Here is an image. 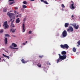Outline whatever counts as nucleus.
Masks as SVG:
<instances>
[{"label":"nucleus","mask_w":80,"mask_h":80,"mask_svg":"<svg viewBox=\"0 0 80 80\" xmlns=\"http://www.w3.org/2000/svg\"><path fill=\"white\" fill-rule=\"evenodd\" d=\"M26 20V19L25 18H24L23 19V22H25Z\"/></svg>","instance_id":"nucleus-39"},{"label":"nucleus","mask_w":80,"mask_h":80,"mask_svg":"<svg viewBox=\"0 0 80 80\" xmlns=\"http://www.w3.org/2000/svg\"><path fill=\"white\" fill-rule=\"evenodd\" d=\"M22 32H25V24H23L22 26Z\"/></svg>","instance_id":"nucleus-9"},{"label":"nucleus","mask_w":80,"mask_h":80,"mask_svg":"<svg viewBox=\"0 0 80 80\" xmlns=\"http://www.w3.org/2000/svg\"><path fill=\"white\" fill-rule=\"evenodd\" d=\"M72 51L74 52H76V51H77V50L76 49V48H75V47L73 48L72 49Z\"/></svg>","instance_id":"nucleus-17"},{"label":"nucleus","mask_w":80,"mask_h":80,"mask_svg":"<svg viewBox=\"0 0 80 80\" xmlns=\"http://www.w3.org/2000/svg\"><path fill=\"white\" fill-rule=\"evenodd\" d=\"M12 12V11H10L9 12H8L7 15L9 18H12V17H13V19H15V15H14V14L13 13H9L10 12Z\"/></svg>","instance_id":"nucleus-4"},{"label":"nucleus","mask_w":80,"mask_h":80,"mask_svg":"<svg viewBox=\"0 0 80 80\" xmlns=\"http://www.w3.org/2000/svg\"><path fill=\"white\" fill-rule=\"evenodd\" d=\"M31 33H32V31H29V34H31Z\"/></svg>","instance_id":"nucleus-31"},{"label":"nucleus","mask_w":80,"mask_h":80,"mask_svg":"<svg viewBox=\"0 0 80 80\" xmlns=\"http://www.w3.org/2000/svg\"><path fill=\"white\" fill-rule=\"evenodd\" d=\"M43 2H44V3H45L46 4H47V5H48V3L46 1H44Z\"/></svg>","instance_id":"nucleus-24"},{"label":"nucleus","mask_w":80,"mask_h":80,"mask_svg":"<svg viewBox=\"0 0 80 80\" xmlns=\"http://www.w3.org/2000/svg\"><path fill=\"white\" fill-rule=\"evenodd\" d=\"M20 17H21V14H20Z\"/></svg>","instance_id":"nucleus-51"},{"label":"nucleus","mask_w":80,"mask_h":80,"mask_svg":"<svg viewBox=\"0 0 80 80\" xmlns=\"http://www.w3.org/2000/svg\"><path fill=\"white\" fill-rule=\"evenodd\" d=\"M3 26V27H4V28L5 29H6V28H7L8 27V24L7 21H6L4 22Z\"/></svg>","instance_id":"nucleus-6"},{"label":"nucleus","mask_w":80,"mask_h":80,"mask_svg":"<svg viewBox=\"0 0 80 80\" xmlns=\"http://www.w3.org/2000/svg\"><path fill=\"white\" fill-rule=\"evenodd\" d=\"M7 38H5L4 39V42H5V43L6 44H7Z\"/></svg>","instance_id":"nucleus-16"},{"label":"nucleus","mask_w":80,"mask_h":80,"mask_svg":"<svg viewBox=\"0 0 80 80\" xmlns=\"http://www.w3.org/2000/svg\"><path fill=\"white\" fill-rule=\"evenodd\" d=\"M71 3H72V4H71V9H72V10H74V9H75V7L73 6L74 3L73 1H71Z\"/></svg>","instance_id":"nucleus-8"},{"label":"nucleus","mask_w":80,"mask_h":80,"mask_svg":"<svg viewBox=\"0 0 80 80\" xmlns=\"http://www.w3.org/2000/svg\"><path fill=\"white\" fill-rule=\"evenodd\" d=\"M0 60H1V58H0Z\"/></svg>","instance_id":"nucleus-48"},{"label":"nucleus","mask_w":80,"mask_h":80,"mask_svg":"<svg viewBox=\"0 0 80 80\" xmlns=\"http://www.w3.org/2000/svg\"><path fill=\"white\" fill-rule=\"evenodd\" d=\"M30 1H35V0H30Z\"/></svg>","instance_id":"nucleus-45"},{"label":"nucleus","mask_w":80,"mask_h":80,"mask_svg":"<svg viewBox=\"0 0 80 80\" xmlns=\"http://www.w3.org/2000/svg\"><path fill=\"white\" fill-rule=\"evenodd\" d=\"M16 30V29H13L12 28L10 29V31L12 32V33H15V32Z\"/></svg>","instance_id":"nucleus-10"},{"label":"nucleus","mask_w":80,"mask_h":80,"mask_svg":"<svg viewBox=\"0 0 80 80\" xmlns=\"http://www.w3.org/2000/svg\"><path fill=\"white\" fill-rule=\"evenodd\" d=\"M18 48H13L12 49H14V50H15V49H18Z\"/></svg>","instance_id":"nucleus-37"},{"label":"nucleus","mask_w":80,"mask_h":80,"mask_svg":"<svg viewBox=\"0 0 80 80\" xmlns=\"http://www.w3.org/2000/svg\"><path fill=\"white\" fill-rule=\"evenodd\" d=\"M59 35V34L58 33H56V36H57L58 37V36Z\"/></svg>","instance_id":"nucleus-32"},{"label":"nucleus","mask_w":80,"mask_h":80,"mask_svg":"<svg viewBox=\"0 0 80 80\" xmlns=\"http://www.w3.org/2000/svg\"><path fill=\"white\" fill-rule=\"evenodd\" d=\"M67 31L64 30L62 33V36H61V38H64V37H67Z\"/></svg>","instance_id":"nucleus-3"},{"label":"nucleus","mask_w":80,"mask_h":80,"mask_svg":"<svg viewBox=\"0 0 80 80\" xmlns=\"http://www.w3.org/2000/svg\"><path fill=\"white\" fill-rule=\"evenodd\" d=\"M12 46H13L14 47H17V45L15 43H12Z\"/></svg>","instance_id":"nucleus-13"},{"label":"nucleus","mask_w":80,"mask_h":80,"mask_svg":"<svg viewBox=\"0 0 80 80\" xmlns=\"http://www.w3.org/2000/svg\"><path fill=\"white\" fill-rule=\"evenodd\" d=\"M72 26H73V27H74V28H75L76 30L78 29V27H79L78 25H77V24L75 23L72 24Z\"/></svg>","instance_id":"nucleus-7"},{"label":"nucleus","mask_w":80,"mask_h":80,"mask_svg":"<svg viewBox=\"0 0 80 80\" xmlns=\"http://www.w3.org/2000/svg\"><path fill=\"white\" fill-rule=\"evenodd\" d=\"M1 27V25H0V27Z\"/></svg>","instance_id":"nucleus-50"},{"label":"nucleus","mask_w":80,"mask_h":80,"mask_svg":"<svg viewBox=\"0 0 80 80\" xmlns=\"http://www.w3.org/2000/svg\"><path fill=\"white\" fill-rule=\"evenodd\" d=\"M47 64L48 65H51V64H50V62H48Z\"/></svg>","instance_id":"nucleus-36"},{"label":"nucleus","mask_w":80,"mask_h":80,"mask_svg":"<svg viewBox=\"0 0 80 80\" xmlns=\"http://www.w3.org/2000/svg\"><path fill=\"white\" fill-rule=\"evenodd\" d=\"M43 56H39V58H43Z\"/></svg>","instance_id":"nucleus-29"},{"label":"nucleus","mask_w":80,"mask_h":80,"mask_svg":"<svg viewBox=\"0 0 80 80\" xmlns=\"http://www.w3.org/2000/svg\"><path fill=\"white\" fill-rule=\"evenodd\" d=\"M5 37H9V35L8 34H6L5 35Z\"/></svg>","instance_id":"nucleus-28"},{"label":"nucleus","mask_w":80,"mask_h":80,"mask_svg":"<svg viewBox=\"0 0 80 80\" xmlns=\"http://www.w3.org/2000/svg\"><path fill=\"white\" fill-rule=\"evenodd\" d=\"M60 47L61 48H63V49H65L66 48V49H68L69 48V46L68 45V44H65L62 45L61 44L60 45Z\"/></svg>","instance_id":"nucleus-2"},{"label":"nucleus","mask_w":80,"mask_h":80,"mask_svg":"<svg viewBox=\"0 0 80 80\" xmlns=\"http://www.w3.org/2000/svg\"><path fill=\"white\" fill-rule=\"evenodd\" d=\"M11 27H15V26H14V24H13V23H11Z\"/></svg>","instance_id":"nucleus-23"},{"label":"nucleus","mask_w":80,"mask_h":80,"mask_svg":"<svg viewBox=\"0 0 80 80\" xmlns=\"http://www.w3.org/2000/svg\"><path fill=\"white\" fill-rule=\"evenodd\" d=\"M22 7L23 8H27V6H26V5H22Z\"/></svg>","instance_id":"nucleus-21"},{"label":"nucleus","mask_w":80,"mask_h":80,"mask_svg":"<svg viewBox=\"0 0 80 80\" xmlns=\"http://www.w3.org/2000/svg\"><path fill=\"white\" fill-rule=\"evenodd\" d=\"M16 17H17V18L18 17V15H17Z\"/></svg>","instance_id":"nucleus-46"},{"label":"nucleus","mask_w":80,"mask_h":80,"mask_svg":"<svg viewBox=\"0 0 80 80\" xmlns=\"http://www.w3.org/2000/svg\"><path fill=\"white\" fill-rule=\"evenodd\" d=\"M26 43H27V41H26Z\"/></svg>","instance_id":"nucleus-49"},{"label":"nucleus","mask_w":80,"mask_h":80,"mask_svg":"<svg viewBox=\"0 0 80 80\" xmlns=\"http://www.w3.org/2000/svg\"><path fill=\"white\" fill-rule=\"evenodd\" d=\"M67 31L68 32H70V31H71V32H73V28H72L71 26H69L68 27V29H67Z\"/></svg>","instance_id":"nucleus-5"},{"label":"nucleus","mask_w":80,"mask_h":80,"mask_svg":"<svg viewBox=\"0 0 80 80\" xmlns=\"http://www.w3.org/2000/svg\"><path fill=\"white\" fill-rule=\"evenodd\" d=\"M12 36L13 37H15V36L14 35H12Z\"/></svg>","instance_id":"nucleus-43"},{"label":"nucleus","mask_w":80,"mask_h":80,"mask_svg":"<svg viewBox=\"0 0 80 80\" xmlns=\"http://www.w3.org/2000/svg\"><path fill=\"white\" fill-rule=\"evenodd\" d=\"M14 8L16 10H18V7H14Z\"/></svg>","instance_id":"nucleus-35"},{"label":"nucleus","mask_w":80,"mask_h":80,"mask_svg":"<svg viewBox=\"0 0 80 80\" xmlns=\"http://www.w3.org/2000/svg\"><path fill=\"white\" fill-rule=\"evenodd\" d=\"M78 45H80V40H79L77 42Z\"/></svg>","instance_id":"nucleus-26"},{"label":"nucleus","mask_w":80,"mask_h":80,"mask_svg":"<svg viewBox=\"0 0 80 80\" xmlns=\"http://www.w3.org/2000/svg\"><path fill=\"white\" fill-rule=\"evenodd\" d=\"M3 32V29H2L1 30H0V33H2Z\"/></svg>","instance_id":"nucleus-25"},{"label":"nucleus","mask_w":80,"mask_h":80,"mask_svg":"<svg viewBox=\"0 0 80 80\" xmlns=\"http://www.w3.org/2000/svg\"><path fill=\"white\" fill-rule=\"evenodd\" d=\"M80 45L78 44L77 45V47H80Z\"/></svg>","instance_id":"nucleus-40"},{"label":"nucleus","mask_w":80,"mask_h":80,"mask_svg":"<svg viewBox=\"0 0 80 80\" xmlns=\"http://www.w3.org/2000/svg\"><path fill=\"white\" fill-rule=\"evenodd\" d=\"M74 17V16L73 15H72V17Z\"/></svg>","instance_id":"nucleus-47"},{"label":"nucleus","mask_w":80,"mask_h":80,"mask_svg":"<svg viewBox=\"0 0 80 80\" xmlns=\"http://www.w3.org/2000/svg\"><path fill=\"white\" fill-rule=\"evenodd\" d=\"M7 52V53H8V52Z\"/></svg>","instance_id":"nucleus-52"},{"label":"nucleus","mask_w":80,"mask_h":80,"mask_svg":"<svg viewBox=\"0 0 80 80\" xmlns=\"http://www.w3.org/2000/svg\"><path fill=\"white\" fill-rule=\"evenodd\" d=\"M13 3H15V1H13V2H10L9 3V5H12V4H13Z\"/></svg>","instance_id":"nucleus-22"},{"label":"nucleus","mask_w":80,"mask_h":80,"mask_svg":"<svg viewBox=\"0 0 80 80\" xmlns=\"http://www.w3.org/2000/svg\"><path fill=\"white\" fill-rule=\"evenodd\" d=\"M20 22V20L19 19V18H18L16 21V23H18Z\"/></svg>","instance_id":"nucleus-12"},{"label":"nucleus","mask_w":80,"mask_h":80,"mask_svg":"<svg viewBox=\"0 0 80 80\" xmlns=\"http://www.w3.org/2000/svg\"><path fill=\"white\" fill-rule=\"evenodd\" d=\"M11 21H12V18H11L10 20L9 21H8V23H10Z\"/></svg>","instance_id":"nucleus-30"},{"label":"nucleus","mask_w":80,"mask_h":80,"mask_svg":"<svg viewBox=\"0 0 80 80\" xmlns=\"http://www.w3.org/2000/svg\"><path fill=\"white\" fill-rule=\"evenodd\" d=\"M7 11V8H4L3 10V12H6Z\"/></svg>","instance_id":"nucleus-18"},{"label":"nucleus","mask_w":80,"mask_h":80,"mask_svg":"<svg viewBox=\"0 0 80 80\" xmlns=\"http://www.w3.org/2000/svg\"><path fill=\"white\" fill-rule=\"evenodd\" d=\"M62 8H65V6L63 4H62Z\"/></svg>","instance_id":"nucleus-27"},{"label":"nucleus","mask_w":80,"mask_h":80,"mask_svg":"<svg viewBox=\"0 0 80 80\" xmlns=\"http://www.w3.org/2000/svg\"><path fill=\"white\" fill-rule=\"evenodd\" d=\"M21 61L23 63H27V62H28V61H25V60L23 59H22Z\"/></svg>","instance_id":"nucleus-11"},{"label":"nucleus","mask_w":80,"mask_h":80,"mask_svg":"<svg viewBox=\"0 0 80 80\" xmlns=\"http://www.w3.org/2000/svg\"><path fill=\"white\" fill-rule=\"evenodd\" d=\"M37 66L38 67H41L42 66H41V64L40 63H38L37 64Z\"/></svg>","instance_id":"nucleus-19"},{"label":"nucleus","mask_w":80,"mask_h":80,"mask_svg":"<svg viewBox=\"0 0 80 80\" xmlns=\"http://www.w3.org/2000/svg\"><path fill=\"white\" fill-rule=\"evenodd\" d=\"M23 3L24 4V5H27V1H24L23 2Z\"/></svg>","instance_id":"nucleus-20"},{"label":"nucleus","mask_w":80,"mask_h":80,"mask_svg":"<svg viewBox=\"0 0 80 80\" xmlns=\"http://www.w3.org/2000/svg\"><path fill=\"white\" fill-rule=\"evenodd\" d=\"M41 0V2H44L43 1H44V0Z\"/></svg>","instance_id":"nucleus-42"},{"label":"nucleus","mask_w":80,"mask_h":80,"mask_svg":"<svg viewBox=\"0 0 80 80\" xmlns=\"http://www.w3.org/2000/svg\"><path fill=\"white\" fill-rule=\"evenodd\" d=\"M14 13H15V14H18V13H17V11H14Z\"/></svg>","instance_id":"nucleus-33"},{"label":"nucleus","mask_w":80,"mask_h":80,"mask_svg":"<svg viewBox=\"0 0 80 80\" xmlns=\"http://www.w3.org/2000/svg\"><path fill=\"white\" fill-rule=\"evenodd\" d=\"M15 0H9L8 2H11V1H14Z\"/></svg>","instance_id":"nucleus-38"},{"label":"nucleus","mask_w":80,"mask_h":80,"mask_svg":"<svg viewBox=\"0 0 80 80\" xmlns=\"http://www.w3.org/2000/svg\"><path fill=\"white\" fill-rule=\"evenodd\" d=\"M9 48H10L11 49H13V48L12 47V46H10L9 47Z\"/></svg>","instance_id":"nucleus-34"},{"label":"nucleus","mask_w":80,"mask_h":80,"mask_svg":"<svg viewBox=\"0 0 80 80\" xmlns=\"http://www.w3.org/2000/svg\"><path fill=\"white\" fill-rule=\"evenodd\" d=\"M14 22V20H13L12 21V22L11 23H13V22Z\"/></svg>","instance_id":"nucleus-41"},{"label":"nucleus","mask_w":80,"mask_h":80,"mask_svg":"<svg viewBox=\"0 0 80 80\" xmlns=\"http://www.w3.org/2000/svg\"><path fill=\"white\" fill-rule=\"evenodd\" d=\"M25 43H23L22 44V45H25Z\"/></svg>","instance_id":"nucleus-44"},{"label":"nucleus","mask_w":80,"mask_h":80,"mask_svg":"<svg viewBox=\"0 0 80 80\" xmlns=\"http://www.w3.org/2000/svg\"><path fill=\"white\" fill-rule=\"evenodd\" d=\"M2 55L4 57H6L7 58H8V59H10V57H9L8 56H6V55H5V54H2Z\"/></svg>","instance_id":"nucleus-14"},{"label":"nucleus","mask_w":80,"mask_h":80,"mask_svg":"<svg viewBox=\"0 0 80 80\" xmlns=\"http://www.w3.org/2000/svg\"><path fill=\"white\" fill-rule=\"evenodd\" d=\"M66 53H67V52L66 51H63L61 52V54L62 55H64L61 56L60 55V54H58V55L59 57V59H57V63H58V62H59L60 60H61V61H62V60L66 59V58H67V55H65V54Z\"/></svg>","instance_id":"nucleus-1"},{"label":"nucleus","mask_w":80,"mask_h":80,"mask_svg":"<svg viewBox=\"0 0 80 80\" xmlns=\"http://www.w3.org/2000/svg\"><path fill=\"white\" fill-rule=\"evenodd\" d=\"M68 25H69V24H68V23H66L65 24V27L66 28H67V27H68Z\"/></svg>","instance_id":"nucleus-15"}]
</instances>
